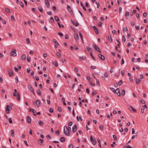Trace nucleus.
<instances>
[{
  "label": "nucleus",
  "mask_w": 148,
  "mask_h": 148,
  "mask_svg": "<svg viewBox=\"0 0 148 148\" xmlns=\"http://www.w3.org/2000/svg\"><path fill=\"white\" fill-rule=\"evenodd\" d=\"M64 132L67 136H70L71 135L69 133V131L68 130V128L66 126H64Z\"/></svg>",
  "instance_id": "1"
},
{
  "label": "nucleus",
  "mask_w": 148,
  "mask_h": 148,
  "mask_svg": "<svg viewBox=\"0 0 148 148\" xmlns=\"http://www.w3.org/2000/svg\"><path fill=\"white\" fill-rule=\"evenodd\" d=\"M14 93H16V98L18 101H19L20 100V96L19 94L17 92V91L16 89H14Z\"/></svg>",
  "instance_id": "2"
},
{
  "label": "nucleus",
  "mask_w": 148,
  "mask_h": 148,
  "mask_svg": "<svg viewBox=\"0 0 148 148\" xmlns=\"http://www.w3.org/2000/svg\"><path fill=\"white\" fill-rule=\"evenodd\" d=\"M16 50H12V52L10 53V55L12 56H16Z\"/></svg>",
  "instance_id": "3"
},
{
  "label": "nucleus",
  "mask_w": 148,
  "mask_h": 148,
  "mask_svg": "<svg viewBox=\"0 0 148 148\" xmlns=\"http://www.w3.org/2000/svg\"><path fill=\"white\" fill-rule=\"evenodd\" d=\"M67 9L71 14H73V10L71 8V7L68 5L67 6Z\"/></svg>",
  "instance_id": "4"
},
{
  "label": "nucleus",
  "mask_w": 148,
  "mask_h": 148,
  "mask_svg": "<svg viewBox=\"0 0 148 148\" xmlns=\"http://www.w3.org/2000/svg\"><path fill=\"white\" fill-rule=\"evenodd\" d=\"M9 108H10L11 109H12V107L9 105H7L6 108V112L7 114L10 113Z\"/></svg>",
  "instance_id": "5"
},
{
  "label": "nucleus",
  "mask_w": 148,
  "mask_h": 148,
  "mask_svg": "<svg viewBox=\"0 0 148 148\" xmlns=\"http://www.w3.org/2000/svg\"><path fill=\"white\" fill-rule=\"evenodd\" d=\"M98 56L101 60H104L105 59V57L99 53L98 54Z\"/></svg>",
  "instance_id": "6"
},
{
  "label": "nucleus",
  "mask_w": 148,
  "mask_h": 148,
  "mask_svg": "<svg viewBox=\"0 0 148 148\" xmlns=\"http://www.w3.org/2000/svg\"><path fill=\"white\" fill-rule=\"evenodd\" d=\"M8 72L10 77L12 76L13 75V71L10 69H8Z\"/></svg>",
  "instance_id": "7"
},
{
  "label": "nucleus",
  "mask_w": 148,
  "mask_h": 148,
  "mask_svg": "<svg viewBox=\"0 0 148 148\" xmlns=\"http://www.w3.org/2000/svg\"><path fill=\"white\" fill-rule=\"evenodd\" d=\"M94 47L95 49L96 50H97V51L99 53H102L101 51V50H100L99 48L98 47V46H97L96 45H95L94 46Z\"/></svg>",
  "instance_id": "8"
},
{
  "label": "nucleus",
  "mask_w": 148,
  "mask_h": 148,
  "mask_svg": "<svg viewBox=\"0 0 148 148\" xmlns=\"http://www.w3.org/2000/svg\"><path fill=\"white\" fill-rule=\"evenodd\" d=\"M116 94H117L118 96H120L121 95V93L120 92L119 89V88H117L114 91V92Z\"/></svg>",
  "instance_id": "9"
},
{
  "label": "nucleus",
  "mask_w": 148,
  "mask_h": 148,
  "mask_svg": "<svg viewBox=\"0 0 148 148\" xmlns=\"http://www.w3.org/2000/svg\"><path fill=\"white\" fill-rule=\"evenodd\" d=\"M77 130V126L76 125H75L73 127L72 131L73 132H75Z\"/></svg>",
  "instance_id": "10"
},
{
  "label": "nucleus",
  "mask_w": 148,
  "mask_h": 148,
  "mask_svg": "<svg viewBox=\"0 0 148 148\" xmlns=\"http://www.w3.org/2000/svg\"><path fill=\"white\" fill-rule=\"evenodd\" d=\"M27 120L28 123H31V119L29 116H27Z\"/></svg>",
  "instance_id": "11"
},
{
  "label": "nucleus",
  "mask_w": 148,
  "mask_h": 148,
  "mask_svg": "<svg viewBox=\"0 0 148 148\" xmlns=\"http://www.w3.org/2000/svg\"><path fill=\"white\" fill-rule=\"evenodd\" d=\"M36 103L37 106L38 107H39L40 106V101L38 100L37 99L36 100Z\"/></svg>",
  "instance_id": "12"
},
{
  "label": "nucleus",
  "mask_w": 148,
  "mask_h": 148,
  "mask_svg": "<svg viewBox=\"0 0 148 148\" xmlns=\"http://www.w3.org/2000/svg\"><path fill=\"white\" fill-rule=\"evenodd\" d=\"M93 29H94L96 33L97 34H98L99 31L96 28V27L95 26H93Z\"/></svg>",
  "instance_id": "13"
},
{
  "label": "nucleus",
  "mask_w": 148,
  "mask_h": 148,
  "mask_svg": "<svg viewBox=\"0 0 148 148\" xmlns=\"http://www.w3.org/2000/svg\"><path fill=\"white\" fill-rule=\"evenodd\" d=\"M28 88L31 91H34V89L32 88L30 84H28Z\"/></svg>",
  "instance_id": "14"
},
{
  "label": "nucleus",
  "mask_w": 148,
  "mask_h": 148,
  "mask_svg": "<svg viewBox=\"0 0 148 148\" xmlns=\"http://www.w3.org/2000/svg\"><path fill=\"white\" fill-rule=\"evenodd\" d=\"M43 141L42 139H39L38 140V143L39 145H41L43 143Z\"/></svg>",
  "instance_id": "15"
},
{
  "label": "nucleus",
  "mask_w": 148,
  "mask_h": 148,
  "mask_svg": "<svg viewBox=\"0 0 148 148\" xmlns=\"http://www.w3.org/2000/svg\"><path fill=\"white\" fill-rule=\"evenodd\" d=\"M74 37L75 39L77 40H78L79 37L77 33H75L74 34Z\"/></svg>",
  "instance_id": "16"
},
{
  "label": "nucleus",
  "mask_w": 148,
  "mask_h": 148,
  "mask_svg": "<svg viewBox=\"0 0 148 148\" xmlns=\"http://www.w3.org/2000/svg\"><path fill=\"white\" fill-rule=\"evenodd\" d=\"M91 141L92 143V144L93 145H95L96 144V141L95 138H94L93 139L91 140Z\"/></svg>",
  "instance_id": "17"
},
{
  "label": "nucleus",
  "mask_w": 148,
  "mask_h": 148,
  "mask_svg": "<svg viewBox=\"0 0 148 148\" xmlns=\"http://www.w3.org/2000/svg\"><path fill=\"white\" fill-rule=\"evenodd\" d=\"M38 9L41 12H43V9L41 6H39L38 7Z\"/></svg>",
  "instance_id": "18"
},
{
  "label": "nucleus",
  "mask_w": 148,
  "mask_h": 148,
  "mask_svg": "<svg viewBox=\"0 0 148 148\" xmlns=\"http://www.w3.org/2000/svg\"><path fill=\"white\" fill-rule=\"evenodd\" d=\"M86 48H87V50L89 52H90V53H92V50L90 48V47L89 46H87Z\"/></svg>",
  "instance_id": "19"
},
{
  "label": "nucleus",
  "mask_w": 148,
  "mask_h": 148,
  "mask_svg": "<svg viewBox=\"0 0 148 148\" xmlns=\"http://www.w3.org/2000/svg\"><path fill=\"white\" fill-rule=\"evenodd\" d=\"M79 58L80 59L83 60H84L86 59V57L85 56H79Z\"/></svg>",
  "instance_id": "20"
},
{
  "label": "nucleus",
  "mask_w": 148,
  "mask_h": 148,
  "mask_svg": "<svg viewBox=\"0 0 148 148\" xmlns=\"http://www.w3.org/2000/svg\"><path fill=\"white\" fill-rule=\"evenodd\" d=\"M129 16V13L128 12H126L125 14V17H126V18L127 19L128 18V16Z\"/></svg>",
  "instance_id": "21"
},
{
  "label": "nucleus",
  "mask_w": 148,
  "mask_h": 148,
  "mask_svg": "<svg viewBox=\"0 0 148 148\" xmlns=\"http://www.w3.org/2000/svg\"><path fill=\"white\" fill-rule=\"evenodd\" d=\"M53 41L54 43L56 44V45H60L59 43H58V42L57 41L56 39H53Z\"/></svg>",
  "instance_id": "22"
},
{
  "label": "nucleus",
  "mask_w": 148,
  "mask_h": 148,
  "mask_svg": "<svg viewBox=\"0 0 148 148\" xmlns=\"http://www.w3.org/2000/svg\"><path fill=\"white\" fill-rule=\"evenodd\" d=\"M45 3L46 5H47V6L48 8L49 7V3L48 1V0H45Z\"/></svg>",
  "instance_id": "23"
},
{
  "label": "nucleus",
  "mask_w": 148,
  "mask_h": 148,
  "mask_svg": "<svg viewBox=\"0 0 148 148\" xmlns=\"http://www.w3.org/2000/svg\"><path fill=\"white\" fill-rule=\"evenodd\" d=\"M130 107L131 108L133 112H136V110L135 109L133 108L131 106H130Z\"/></svg>",
  "instance_id": "24"
},
{
  "label": "nucleus",
  "mask_w": 148,
  "mask_h": 148,
  "mask_svg": "<svg viewBox=\"0 0 148 148\" xmlns=\"http://www.w3.org/2000/svg\"><path fill=\"white\" fill-rule=\"evenodd\" d=\"M141 81V80L140 78L136 79V84H138Z\"/></svg>",
  "instance_id": "25"
},
{
  "label": "nucleus",
  "mask_w": 148,
  "mask_h": 148,
  "mask_svg": "<svg viewBox=\"0 0 148 148\" xmlns=\"http://www.w3.org/2000/svg\"><path fill=\"white\" fill-rule=\"evenodd\" d=\"M60 140L62 142H64L65 141V139L64 137H62L60 139Z\"/></svg>",
  "instance_id": "26"
},
{
  "label": "nucleus",
  "mask_w": 148,
  "mask_h": 148,
  "mask_svg": "<svg viewBox=\"0 0 148 148\" xmlns=\"http://www.w3.org/2000/svg\"><path fill=\"white\" fill-rule=\"evenodd\" d=\"M27 59L28 62H29L31 60V57L29 56H27Z\"/></svg>",
  "instance_id": "27"
},
{
  "label": "nucleus",
  "mask_w": 148,
  "mask_h": 148,
  "mask_svg": "<svg viewBox=\"0 0 148 148\" xmlns=\"http://www.w3.org/2000/svg\"><path fill=\"white\" fill-rule=\"evenodd\" d=\"M26 56L25 54L21 56V59L23 60H25Z\"/></svg>",
  "instance_id": "28"
},
{
  "label": "nucleus",
  "mask_w": 148,
  "mask_h": 148,
  "mask_svg": "<svg viewBox=\"0 0 148 148\" xmlns=\"http://www.w3.org/2000/svg\"><path fill=\"white\" fill-rule=\"evenodd\" d=\"M54 18L55 20L57 21H59L60 19L57 16H55L54 17Z\"/></svg>",
  "instance_id": "29"
},
{
  "label": "nucleus",
  "mask_w": 148,
  "mask_h": 148,
  "mask_svg": "<svg viewBox=\"0 0 148 148\" xmlns=\"http://www.w3.org/2000/svg\"><path fill=\"white\" fill-rule=\"evenodd\" d=\"M108 39L111 42L112 41V37L110 35H108Z\"/></svg>",
  "instance_id": "30"
},
{
  "label": "nucleus",
  "mask_w": 148,
  "mask_h": 148,
  "mask_svg": "<svg viewBox=\"0 0 148 148\" xmlns=\"http://www.w3.org/2000/svg\"><path fill=\"white\" fill-rule=\"evenodd\" d=\"M38 124L40 125H42L43 124V122L40 120H39L38 121Z\"/></svg>",
  "instance_id": "31"
},
{
  "label": "nucleus",
  "mask_w": 148,
  "mask_h": 148,
  "mask_svg": "<svg viewBox=\"0 0 148 148\" xmlns=\"http://www.w3.org/2000/svg\"><path fill=\"white\" fill-rule=\"evenodd\" d=\"M5 11L7 12L10 13V9L6 8H5Z\"/></svg>",
  "instance_id": "32"
},
{
  "label": "nucleus",
  "mask_w": 148,
  "mask_h": 148,
  "mask_svg": "<svg viewBox=\"0 0 148 148\" xmlns=\"http://www.w3.org/2000/svg\"><path fill=\"white\" fill-rule=\"evenodd\" d=\"M122 40L123 42H125L126 41V38L124 35L123 36Z\"/></svg>",
  "instance_id": "33"
},
{
  "label": "nucleus",
  "mask_w": 148,
  "mask_h": 148,
  "mask_svg": "<svg viewBox=\"0 0 148 148\" xmlns=\"http://www.w3.org/2000/svg\"><path fill=\"white\" fill-rule=\"evenodd\" d=\"M113 138L114 139V140L115 141H116L117 140V138H116V135H113Z\"/></svg>",
  "instance_id": "34"
},
{
  "label": "nucleus",
  "mask_w": 148,
  "mask_h": 148,
  "mask_svg": "<svg viewBox=\"0 0 148 148\" xmlns=\"http://www.w3.org/2000/svg\"><path fill=\"white\" fill-rule=\"evenodd\" d=\"M11 133L12 134V136H14V130H11Z\"/></svg>",
  "instance_id": "35"
},
{
  "label": "nucleus",
  "mask_w": 148,
  "mask_h": 148,
  "mask_svg": "<svg viewBox=\"0 0 148 148\" xmlns=\"http://www.w3.org/2000/svg\"><path fill=\"white\" fill-rule=\"evenodd\" d=\"M31 110H32V112L33 113H35L36 112V110H34V109H30L29 111H31Z\"/></svg>",
  "instance_id": "36"
},
{
  "label": "nucleus",
  "mask_w": 148,
  "mask_h": 148,
  "mask_svg": "<svg viewBox=\"0 0 148 148\" xmlns=\"http://www.w3.org/2000/svg\"><path fill=\"white\" fill-rule=\"evenodd\" d=\"M57 23L60 27H64V25H60L59 22H57Z\"/></svg>",
  "instance_id": "37"
},
{
  "label": "nucleus",
  "mask_w": 148,
  "mask_h": 148,
  "mask_svg": "<svg viewBox=\"0 0 148 148\" xmlns=\"http://www.w3.org/2000/svg\"><path fill=\"white\" fill-rule=\"evenodd\" d=\"M79 34L81 39H82V40L83 41L82 35V34L81 32H79Z\"/></svg>",
  "instance_id": "38"
},
{
  "label": "nucleus",
  "mask_w": 148,
  "mask_h": 148,
  "mask_svg": "<svg viewBox=\"0 0 148 148\" xmlns=\"http://www.w3.org/2000/svg\"><path fill=\"white\" fill-rule=\"evenodd\" d=\"M123 83L122 81L121 80H120L118 82V84L119 86L121 85Z\"/></svg>",
  "instance_id": "39"
},
{
  "label": "nucleus",
  "mask_w": 148,
  "mask_h": 148,
  "mask_svg": "<svg viewBox=\"0 0 148 148\" xmlns=\"http://www.w3.org/2000/svg\"><path fill=\"white\" fill-rule=\"evenodd\" d=\"M8 121L9 123L11 124L12 123V119L11 118H9L8 119Z\"/></svg>",
  "instance_id": "40"
},
{
  "label": "nucleus",
  "mask_w": 148,
  "mask_h": 148,
  "mask_svg": "<svg viewBox=\"0 0 148 148\" xmlns=\"http://www.w3.org/2000/svg\"><path fill=\"white\" fill-rule=\"evenodd\" d=\"M37 92L39 95H41V91L40 90H37Z\"/></svg>",
  "instance_id": "41"
},
{
  "label": "nucleus",
  "mask_w": 148,
  "mask_h": 148,
  "mask_svg": "<svg viewBox=\"0 0 148 148\" xmlns=\"http://www.w3.org/2000/svg\"><path fill=\"white\" fill-rule=\"evenodd\" d=\"M19 4L22 7H23L24 6V4L23 2L20 1L19 2Z\"/></svg>",
  "instance_id": "42"
},
{
  "label": "nucleus",
  "mask_w": 148,
  "mask_h": 148,
  "mask_svg": "<svg viewBox=\"0 0 148 148\" xmlns=\"http://www.w3.org/2000/svg\"><path fill=\"white\" fill-rule=\"evenodd\" d=\"M145 110V107H142V108L141 110V112L142 113H143L144 112Z\"/></svg>",
  "instance_id": "43"
},
{
  "label": "nucleus",
  "mask_w": 148,
  "mask_h": 148,
  "mask_svg": "<svg viewBox=\"0 0 148 148\" xmlns=\"http://www.w3.org/2000/svg\"><path fill=\"white\" fill-rule=\"evenodd\" d=\"M89 83L91 86H95V84H93L92 82L91 81H89Z\"/></svg>",
  "instance_id": "44"
},
{
  "label": "nucleus",
  "mask_w": 148,
  "mask_h": 148,
  "mask_svg": "<svg viewBox=\"0 0 148 148\" xmlns=\"http://www.w3.org/2000/svg\"><path fill=\"white\" fill-rule=\"evenodd\" d=\"M125 90L124 89H123L122 90V94L123 95H125Z\"/></svg>",
  "instance_id": "45"
},
{
  "label": "nucleus",
  "mask_w": 148,
  "mask_h": 148,
  "mask_svg": "<svg viewBox=\"0 0 148 148\" xmlns=\"http://www.w3.org/2000/svg\"><path fill=\"white\" fill-rule=\"evenodd\" d=\"M26 41H27V44H29L30 43V41H29V39L28 38H26Z\"/></svg>",
  "instance_id": "46"
},
{
  "label": "nucleus",
  "mask_w": 148,
  "mask_h": 148,
  "mask_svg": "<svg viewBox=\"0 0 148 148\" xmlns=\"http://www.w3.org/2000/svg\"><path fill=\"white\" fill-rule=\"evenodd\" d=\"M73 124V123L72 121H70L68 123V125L69 126H71Z\"/></svg>",
  "instance_id": "47"
},
{
  "label": "nucleus",
  "mask_w": 148,
  "mask_h": 148,
  "mask_svg": "<svg viewBox=\"0 0 148 148\" xmlns=\"http://www.w3.org/2000/svg\"><path fill=\"white\" fill-rule=\"evenodd\" d=\"M124 63V61L123 58L121 62V65L123 64Z\"/></svg>",
  "instance_id": "48"
},
{
  "label": "nucleus",
  "mask_w": 148,
  "mask_h": 148,
  "mask_svg": "<svg viewBox=\"0 0 148 148\" xmlns=\"http://www.w3.org/2000/svg\"><path fill=\"white\" fill-rule=\"evenodd\" d=\"M74 48L76 50H77L78 49V46L77 45H75L74 46Z\"/></svg>",
  "instance_id": "49"
},
{
  "label": "nucleus",
  "mask_w": 148,
  "mask_h": 148,
  "mask_svg": "<svg viewBox=\"0 0 148 148\" xmlns=\"http://www.w3.org/2000/svg\"><path fill=\"white\" fill-rule=\"evenodd\" d=\"M50 21L51 22H53L54 21V20L53 17H51L50 18Z\"/></svg>",
  "instance_id": "50"
},
{
  "label": "nucleus",
  "mask_w": 148,
  "mask_h": 148,
  "mask_svg": "<svg viewBox=\"0 0 148 148\" xmlns=\"http://www.w3.org/2000/svg\"><path fill=\"white\" fill-rule=\"evenodd\" d=\"M55 133L57 135H59V130H57L55 132Z\"/></svg>",
  "instance_id": "51"
},
{
  "label": "nucleus",
  "mask_w": 148,
  "mask_h": 148,
  "mask_svg": "<svg viewBox=\"0 0 148 148\" xmlns=\"http://www.w3.org/2000/svg\"><path fill=\"white\" fill-rule=\"evenodd\" d=\"M96 82L97 84L99 86L100 85V83L99 81L98 80H96Z\"/></svg>",
  "instance_id": "52"
},
{
  "label": "nucleus",
  "mask_w": 148,
  "mask_h": 148,
  "mask_svg": "<svg viewBox=\"0 0 148 148\" xmlns=\"http://www.w3.org/2000/svg\"><path fill=\"white\" fill-rule=\"evenodd\" d=\"M15 79L16 80V83H18V77L17 76H16V77L15 78Z\"/></svg>",
  "instance_id": "53"
},
{
  "label": "nucleus",
  "mask_w": 148,
  "mask_h": 148,
  "mask_svg": "<svg viewBox=\"0 0 148 148\" xmlns=\"http://www.w3.org/2000/svg\"><path fill=\"white\" fill-rule=\"evenodd\" d=\"M104 76L106 77H108V75L106 72H105L104 74Z\"/></svg>",
  "instance_id": "54"
},
{
  "label": "nucleus",
  "mask_w": 148,
  "mask_h": 148,
  "mask_svg": "<svg viewBox=\"0 0 148 148\" xmlns=\"http://www.w3.org/2000/svg\"><path fill=\"white\" fill-rule=\"evenodd\" d=\"M35 78H36V80L37 81H38L39 79V77L37 75L35 76Z\"/></svg>",
  "instance_id": "55"
},
{
  "label": "nucleus",
  "mask_w": 148,
  "mask_h": 148,
  "mask_svg": "<svg viewBox=\"0 0 148 148\" xmlns=\"http://www.w3.org/2000/svg\"><path fill=\"white\" fill-rule=\"evenodd\" d=\"M53 108H51L49 110V112H51V113H52L53 112Z\"/></svg>",
  "instance_id": "56"
},
{
  "label": "nucleus",
  "mask_w": 148,
  "mask_h": 148,
  "mask_svg": "<svg viewBox=\"0 0 148 148\" xmlns=\"http://www.w3.org/2000/svg\"><path fill=\"white\" fill-rule=\"evenodd\" d=\"M102 24V23L101 22H99V23L98 24V26L99 27H100L101 26V25Z\"/></svg>",
  "instance_id": "57"
},
{
  "label": "nucleus",
  "mask_w": 148,
  "mask_h": 148,
  "mask_svg": "<svg viewBox=\"0 0 148 148\" xmlns=\"http://www.w3.org/2000/svg\"><path fill=\"white\" fill-rule=\"evenodd\" d=\"M96 3L97 4V7L99 8V2L98 1H97L96 2Z\"/></svg>",
  "instance_id": "58"
},
{
  "label": "nucleus",
  "mask_w": 148,
  "mask_h": 148,
  "mask_svg": "<svg viewBox=\"0 0 148 148\" xmlns=\"http://www.w3.org/2000/svg\"><path fill=\"white\" fill-rule=\"evenodd\" d=\"M58 110L59 111L61 112L62 110L61 108L60 107H58Z\"/></svg>",
  "instance_id": "59"
},
{
  "label": "nucleus",
  "mask_w": 148,
  "mask_h": 148,
  "mask_svg": "<svg viewBox=\"0 0 148 148\" xmlns=\"http://www.w3.org/2000/svg\"><path fill=\"white\" fill-rule=\"evenodd\" d=\"M123 30L124 31H127L128 29H127V27H123Z\"/></svg>",
  "instance_id": "60"
},
{
  "label": "nucleus",
  "mask_w": 148,
  "mask_h": 148,
  "mask_svg": "<svg viewBox=\"0 0 148 148\" xmlns=\"http://www.w3.org/2000/svg\"><path fill=\"white\" fill-rule=\"evenodd\" d=\"M54 65L56 67H57L58 66V64L57 62L56 61H55Z\"/></svg>",
  "instance_id": "61"
},
{
  "label": "nucleus",
  "mask_w": 148,
  "mask_h": 148,
  "mask_svg": "<svg viewBox=\"0 0 148 148\" xmlns=\"http://www.w3.org/2000/svg\"><path fill=\"white\" fill-rule=\"evenodd\" d=\"M97 93V92L96 91H94L92 93V95L94 96L95 94Z\"/></svg>",
  "instance_id": "62"
},
{
  "label": "nucleus",
  "mask_w": 148,
  "mask_h": 148,
  "mask_svg": "<svg viewBox=\"0 0 148 148\" xmlns=\"http://www.w3.org/2000/svg\"><path fill=\"white\" fill-rule=\"evenodd\" d=\"M56 9V7L55 6H53L52 7V10L54 11H55Z\"/></svg>",
  "instance_id": "63"
},
{
  "label": "nucleus",
  "mask_w": 148,
  "mask_h": 148,
  "mask_svg": "<svg viewBox=\"0 0 148 148\" xmlns=\"http://www.w3.org/2000/svg\"><path fill=\"white\" fill-rule=\"evenodd\" d=\"M141 102L143 104H144L145 103V100L143 99H142L141 100Z\"/></svg>",
  "instance_id": "64"
}]
</instances>
